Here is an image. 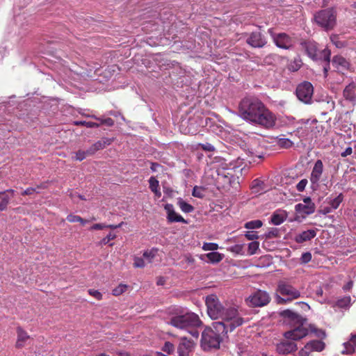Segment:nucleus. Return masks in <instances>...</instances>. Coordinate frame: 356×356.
<instances>
[{
  "mask_svg": "<svg viewBox=\"0 0 356 356\" xmlns=\"http://www.w3.org/2000/svg\"><path fill=\"white\" fill-rule=\"evenodd\" d=\"M205 303L208 315L212 319H220L213 323V327L218 331L223 332L225 329L234 330L245 322L235 306L224 307L214 294L207 296Z\"/></svg>",
  "mask_w": 356,
  "mask_h": 356,
  "instance_id": "obj_1",
  "label": "nucleus"
},
{
  "mask_svg": "<svg viewBox=\"0 0 356 356\" xmlns=\"http://www.w3.org/2000/svg\"><path fill=\"white\" fill-rule=\"evenodd\" d=\"M238 115L245 121L265 129L275 125L276 116L258 98L245 97L239 103Z\"/></svg>",
  "mask_w": 356,
  "mask_h": 356,
  "instance_id": "obj_2",
  "label": "nucleus"
},
{
  "mask_svg": "<svg viewBox=\"0 0 356 356\" xmlns=\"http://www.w3.org/2000/svg\"><path fill=\"white\" fill-rule=\"evenodd\" d=\"M168 323L177 328L185 330L193 337L198 338L197 327L202 324L197 314L180 306H173L168 309Z\"/></svg>",
  "mask_w": 356,
  "mask_h": 356,
  "instance_id": "obj_3",
  "label": "nucleus"
},
{
  "mask_svg": "<svg viewBox=\"0 0 356 356\" xmlns=\"http://www.w3.org/2000/svg\"><path fill=\"white\" fill-rule=\"evenodd\" d=\"M233 330L225 329L223 332L218 331L216 327H206L202 333L201 347L205 351L220 348L222 338L229 332Z\"/></svg>",
  "mask_w": 356,
  "mask_h": 356,
  "instance_id": "obj_4",
  "label": "nucleus"
},
{
  "mask_svg": "<svg viewBox=\"0 0 356 356\" xmlns=\"http://www.w3.org/2000/svg\"><path fill=\"white\" fill-rule=\"evenodd\" d=\"M314 333L317 337L323 339L325 337V332L321 329L316 328L314 325H307V322L305 321L296 326H293V328L284 334V337L286 339H291L293 341L300 340L306 337L309 332Z\"/></svg>",
  "mask_w": 356,
  "mask_h": 356,
  "instance_id": "obj_5",
  "label": "nucleus"
},
{
  "mask_svg": "<svg viewBox=\"0 0 356 356\" xmlns=\"http://www.w3.org/2000/svg\"><path fill=\"white\" fill-rule=\"evenodd\" d=\"M314 19L325 31H330L336 25L337 13L333 8L321 10L314 14Z\"/></svg>",
  "mask_w": 356,
  "mask_h": 356,
  "instance_id": "obj_6",
  "label": "nucleus"
},
{
  "mask_svg": "<svg viewBox=\"0 0 356 356\" xmlns=\"http://www.w3.org/2000/svg\"><path fill=\"white\" fill-rule=\"evenodd\" d=\"M300 46L306 54L312 60L323 59L329 65L331 52L328 49H324L320 52L316 42L312 40L303 41L300 43Z\"/></svg>",
  "mask_w": 356,
  "mask_h": 356,
  "instance_id": "obj_7",
  "label": "nucleus"
},
{
  "mask_svg": "<svg viewBox=\"0 0 356 356\" xmlns=\"http://www.w3.org/2000/svg\"><path fill=\"white\" fill-rule=\"evenodd\" d=\"M277 292L283 296H286L287 299L285 300L280 296H277V302L279 303L286 302V301H291L298 299L301 296L300 291L292 286L289 282L280 280L277 284Z\"/></svg>",
  "mask_w": 356,
  "mask_h": 356,
  "instance_id": "obj_8",
  "label": "nucleus"
},
{
  "mask_svg": "<svg viewBox=\"0 0 356 356\" xmlns=\"http://www.w3.org/2000/svg\"><path fill=\"white\" fill-rule=\"evenodd\" d=\"M313 93L314 87L309 81H303L298 84L296 90L298 99L305 104L312 103Z\"/></svg>",
  "mask_w": 356,
  "mask_h": 356,
  "instance_id": "obj_9",
  "label": "nucleus"
},
{
  "mask_svg": "<svg viewBox=\"0 0 356 356\" xmlns=\"http://www.w3.org/2000/svg\"><path fill=\"white\" fill-rule=\"evenodd\" d=\"M323 161L321 159H318L313 166L309 178L312 190L316 191L319 188V183L323 173Z\"/></svg>",
  "mask_w": 356,
  "mask_h": 356,
  "instance_id": "obj_10",
  "label": "nucleus"
},
{
  "mask_svg": "<svg viewBox=\"0 0 356 356\" xmlns=\"http://www.w3.org/2000/svg\"><path fill=\"white\" fill-rule=\"evenodd\" d=\"M270 296L264 291L258 290L247 299V303L251 307H263L270 301Z\"/></svg>",
  "mask_w": 356,
  "mask_h": 356,
  "instance_id": "obj_11",
  "label": "nucleus"
},
{
  "mask_svg": "<svg viewBox=\"0 0 356 356\" xmlns=\"http://www.w3.org/2000/svg\"><path fill=\"white\" fill-rule=\"evenodd\" d=\"M280 316L283 318L285 323L289 324L292 327L307 321L306 318H303L298 313L289 309L281 312Z\"/></svg>",
  "mask_w": 356,
  "mask_h": 356,
  "instance_id": "obj_12",
  "label": "nucleus"
},
{
  "mask_svg": "<svg viewBox=\"0 0 356 356\" xmlns=\"http://www.w3.org/2000/svg\"><path fill=\"white\" fill-rule=\"evenodd\" d=\"M325 346V343L321 340H312L299 351L298 356H310L314 351L321 352Z\"/></svg>",
  "mask_w": 356,
  "mask_h": 356,
  "instance_id": "obj_13",
  "label": "nucleus"
},
{
  "mask_svg": "<svg viewBox=\"0 0 356 356\" xmlns=\"http://www.w3.org/2000/svg\"><path fill=\"white\" fill-rule=\"evenodd\" d=\"M268 33L272 36L275 44L282 49H289L292 45L291 38L284 33L275 34L271 29H268Z\"/></svg>",
  "mask_w": 356,
  "mask_h": 356,
  "instance_id": "obj_14",
  "label": "nucleus"
},
{
  "mask_svg": "<svg viewBox=\"0 0 356 356\" xmlns=\"http://www.w3.org/2000/svg\"><path fill=\"white\" fill-rule=\"evenodd\" d=\"M246 42L254 48H261L266 45V37L259 31L252 32L246 39Z\"/></svg>",
  "mask_w": 356,
  "mask_h": 356,
  "instance_id": "obj_15",
  "label": "nucleus"
},
{
  "mask_svg": "<svg viewBox=\"0 0 356 356\" xmlns=\"http://www.w3.org/2000/svg\"><path fill=\"white\" fill-rule=\"evenodd\" d=\"M195 343L192 340L186 337L180 338L177 346V353L179 356H189L194 348Z\"/></svg>",
  "mask_w": 356,
  "mask_h": 356,
  "instance_id": "obj_16",
  "label": "nucleus"
},
{
  "mask_svg": "<svg viewBox=\"0 0 356 356\" xmlns=\"http://www.w3.org/2000/svg\"><path fill=\"white\" fill-rule=\"evenodd\" d=\"M298 347L294 341L284 340L276 346V350L279 354L287 355L297 350Z\"/></svg>",
  "mask_w": 356,
  "mask_h": 356,
  "instance_id": "obj_17",
  "label": "nucleus"
},
{
  "mask_svg": "<svg viewBox=\"0 0 356 356\" xmlns=\"http://www.w3.org/2000/svg\"><path fill=\"white\" fill-rule=\"evenodd\" d=\"M165 210L166 211L168 216L167 219L170 222H183L187 223V221L179 214L175 212L174 210L173 205L171 204H166L164 207Z\"/></svg>",
  "mask_w": 356,
  "mask_h": 356,
  "instance_id": "obj_18",
  "label": "nucleus"
},
{
  "mask_svg": "<svg viewBox=\"0 0 356 356\" xmlns=\"http://www.w3.org/2000/svg\"><path fill=\"white\" fill-rule=\"evenodd\" d=\"M111 141L112 140L110 138H103L98 140L88 149V154L92 155L98 150L103 149L107 145H109Z\"/></svg>",
  "mask_w": 356,
  "mask_h": 356,
  "instance_id": "obj_19",
  "label": "nucleus"
},
{
  "mask_svg": "<svg viewBox=\"0 0 356 356\" xmlns=\"http://www.w3.org/2000/svg\"><path fill=\"white\" fill-rule=\"evenodd\" d=\"M316 235L315 229H308L301 232L296 236V241L301 243L314 238Z\"/></svg>",
  "mask_w": 356,
  "mask_h": 356,
  "instance_id": "obj_20",
  "label": "nucleus"
},
{
  "mask_svg": "<svg viewBox=\"0 0 356 356\" xmlns=\"http://www.w3.org/2000/svg\"><path fill=\"white\" fill-rule=\"evenodd\" d=\"M17 340L16 342V347L18 348H22L26 341L30 338L29 335L22 327H18L17 329Z\"/></svg>",
  "mask_w": 356,
  "mask_h": 356,
  "instance_id": "obj_21",
  "label": "nucleus"
},
{
  "mask_svg": "<svg viewBox=\"0 0 356 356\" xmlns=\"http://www.w3.org/2000/svg\"><path fill=\"white\" fill-rule=\"evenodd\" d=\"M296 210L298 213L309 215L314 212L315 205L314 204H302L299 203L296 205Z\"/></svg>",
  "mask_w": 356,
  "mask_h": 356,
  "instance_id": "obj_22",
  "label": "nucleus"
},
{
  "mask_svg": "<svg viewBox=\"0 0 356 356\" xmlns=\"http://www.w3.org/2000/svg\"><path fill=\"white\" fill-rule=\"evenodd\" d=\"M356 85L351 83L348 85L343 90V95L346 99L353 101L355 99Z\"/></svg>",
  "mask_w": 356,
  "mask_h": 356,
  "instance_id": "obj_23",
  "label": "nucleus"
},
{
  "mask_svg": "<svg viewBox=\"0 0 356 356\" xmlns=\"http://www.w3.org/2000/svg\"><path fill=\"white\" fill-rule=\"evenodd\" d=\"M149 188L154 193L156 197H160L161 196V192L160 191L159 182L154 177H151L149 179Z\"/></svg>",
  "mask_w": 356,
  "mask_h": 356,
  "instance_id": "obj_24",
  "label": "nucleus"
},
{
  "mask_svg": "<svg viewBox=\"0 0 356 356\" xmlns=\"http://www.w3.org/2000/svg\"><path fill=\"white\" fill-rule=\"evenodd\" d=\"M344 350L341 351L343 354H351L354 352V346L356 347V334H352L349 342L343 343Z\"/></svg>",
  "mask_w": 356,
  "mask_h": 356,
  "instance_id": "obj_25",
  "label": "nucleus"
},
{
  "mask_svg": "<svg viewBox=\"0 0 356 356\" xmlns=\"http://www.w3.org/2000/svg\"><path fill=\"white\" fill-rule=\"evenodd\" d=\"M332 64L335 65L336 67H341L343 69H347L348 67V63L341 56H335L332 58Z\"/></svg>",
  "mask_w": 356,
  "mask_h": 356,
  "instance_id": "obj_26",
  "label": "nucleus"
},
{
  "mask_svg": "<svg viewBox=\"0 0 356 356\" xmlns=\"http://www.w3.org/2000/svg\"><path fill=\"white\" fill-rule=\"evenodd\" d=\"M251 189L254 193H261L265 191L264 184L262 181L254 179L252 183Z\"/></svg>",
  "mask_w": 356,
  "mask_h": 356,
  "instance_id": "obj_27",
  "label": "nucleus"
},
{
  "mask_svg": "<svg viewBox=\"0 0 356 356\" xmlns=\"http://www.w3.org/2000/svg\"><path fill=\"white\" fill-rule=\"evenodd\" d=\"M206 257L210 262L213 264H216L222 260L223 254L219 253L218 252H211L207 253L206 254Z\"/></svg>",
  "mask_w": 356,
  "mask_h": 356,
  "instance_id": "obj_28",
  "label": "nucleus"
},
{
  "mask_svg": "<svg viewBox=\"0 0 356 356\" xmlns=\"http://www.w3.org/2000/svg\"><path fill=\"white\" fill-rule=\"evenodd\" d=\"M177 204L184 213H191L194 210V207L191 204L187 203L181 198L177 199Z\"/></svg>",
  "mask_w": 356,
  "mask_h": 356,
  "instance_id": "obj_29",
  "label": "nucleus"
},
{
  "mask_svg": "<svg viewBox=\"0 0 356 356\" xmlns=\"http://www.w3.org/2000/svg\"><path fill=\"white\" fill-rule=\"evenodd\" d=\"M10 201V197L6 192H0V211L6 209L7 206Z\"/></svg>",
  "mask_w": 356,
  "mask_h": 356,
  "instance_id": "obj_30",
  "label": "nucleus"
},
{
  "mask_svg": "<svg viewBox=\"0 0 356 356\" xmlns=\"http://www.w3.org/2000/svg\"><path fill=\"white\" fill-rule=\"evenodd\" d=\"M343 199V195L340 193L337 197L333 199H330L329 201V204L332 207V209H337L340 204L342 202Z\"/></svg>",
  "mask_w": 356,
  "mask_h": 356,
  "instance_id": "obj_31",
  "label": "nucleus"
},
{
  "mask_svg": "<svg viewBox=\"0 0 356 356\" xmlns=\"http://www.w3.org/2000/svg\"><path fill=\"white\" fill-rule=\"evenodd\" d=\"M243 244H236L234 245H232L227 248V250L238 255H243L244 254V250H243Z\"/></svg>",
  "mask_w": 356,
  "mask_h": 356,
  "instance_id": "obj_32",
  "label": "nucleus"
},
{
  "mask_svg": "<svg viewBox=\"0 0 356 356\" xmlns=\"http://www.w3.org/2000/svg\"><path fill=\"white\" fill-rule=\"evenodd\" d=\"M263 225V222L260 220H254L248 221L245 223L244 227L248 229H258L260 228Z\"/></svg>",
  "mask_w": 356,
  "mask_h": 356,
  "instance_id": "obj_33",
  "label": "nucleus"
},
{
  "mask_svg": "<svg viewBox=\"0 0 356 356\" xmlns=\"http://www.w3.org/2000/svg\"><path fill=\"white\" fill-rule=\"evenodd\" d=\"M46 187H47V184L45 183H43V184H41L40 185L37 186V187H35V188L31 187V188H26L22 193V195H32L33 193H39V191H38V189L45 188Z\"/></svg>",
  "mask_w": 356,
  "mask_h": 356,
  "instance_id": "obj_34",
  "label": "nucleus"
},
{
  "mask_svg": "<svg viewBox=\"0 0 356 356\" xmlns=\"http://www.w3.org/2000/svg\"><path fill=\"white\" fill-rule=\"evenodd\" d=\"M351 298L350 296H345L336 302V305L340 308H346L350 305Z\"/></svg>",
  "mask_w": 356,
  "mask_h": 356,
  "instance_id": "obj_35",
  "label": "nucleus"
},
{
  "mask_svg": "<svg viewBox=\"0 0 356 356\" xmlns=\"http://www.w3.org/2000/svg\"><path fill=\"white\" fill-rule=\"evenodd\" d=\"M73 124L76 126H84L88 128H97V127H100V124H97V122L81 121V120L74 121L73 122Z\"/></svg>",
  "mask_w": 356,
  "mask_h": 356,
  "instance_id": "obj_36",
  "label": "nucleus"
},
{
  "mask_svg": "<svg viewBox=\"0 0 356 356\" xmlns=\"http://www.w3.org/2000/svg\"><path fill=\"white\" fill-rule=\"evenodd\" d=\"M284 216L282 214L274 213L271 216V223L275 225H279L284 221Z\"/></svg>",
  "mask_w": 356,
  "mask_h": 356,
  "instance_id": "obj_37",
  "label": "nucleus"
},
{
  "mask_svg": "<svg viewBox=\"0 0 356 356\" xmlns=\"http://www.w3.org/2000/svg\"><path fill=\"white\" fill-rule=\"evenodd\" d=\"M205 188L204 187L194 186L192 192L193 196L198 198H203L204 197Z\"/></svg>",
  "mask_w": 356,
  "mask_h": 356,
  "instance_id": "obj_38",
  "label": "nucleus"
},
{
  "mask_svg": "<svg viewBox=\"0 0 356 356\" xmlns=\"http://www.w3.org/2000/svg\"><path fill=\"white\" fill-rule=\"evenodd\" d=\"M67 220L70 222H81L82 225H85L88 222V220H84L79 216L70 214L67 216Z\"/></svg>",
  "mask_w": 356,
  "mask_h": 356,
  "instance_id": "obj_39",
  "label": "nucleus"
},
{
  "mask_svg": "<svg viewBox=\"0 0 356 356\" xmlns=\"http://www.w3.org/2000/svg\"><path fill=\"white\" fill-rule=\"evenodd\" d=\"M259 248V243L258 241H254L250 242L248 244V254L253 255L257 253V250Z\"/></svg>",
  "mask_w": 356,
  "mask_h": 356,
  "instance_id": "obj_40",
  "label": "nucleus"
},
{
  "mask_svg": "<svg viewBox=\"0 0 356 356\" xmlns=\"http://www.w3.org/2000/svg\"><path fill=\"white\" fill-rule=\"evenodd\" d=\"M302 66V62L300 60L295 59L288 66V69L291 72L298 71Z\"/></svg>",
  "mask_w": 356,
  "mask_h": 356,
  "instance_id": "obj_41",
  "label": "nucleus"
},
{
  "mask_svg": "<svg viewBox=\"0 0 356 356\" xmlns=\"http://www.w3.org/2000/svg\"><path fill=\"white\" fill-rule=\"evenodd\" d=\"M128 286L126 284H120L117 287L113 289V295L118 296L123 293L127 289Z\"/></svg>",
  "mask_w": 356,
  "mask_h": 356,
  "instance_id": "obj_42",
  "label": "nucleus"
},
{
  "mask_svg": "<svg viewBox=\"0 0 356 356\" xmlns=\"http://www.w3.org/2000/svg\"><path fill=\"white\" fill-rule=\"evenodd\" d=\"M218 248V245L215 243H204L202 245V249L204 251L216 252Z\"/></svg>",
  "mask_w": 356,
  "mask_h": 356,
  "instance_id": "obj_43",
  "label": "nucleus"
},
{
  "mask_svg": "<svg viewBox=\"0 0 356 356\" xmlns=\"http://www.w3.org/2000/svg\"><path fill=\"white\" fill-rule=\"evenodd\" d=\"M330 40L337 47L342 48L345 47V42L339 40V37L337 35H332L330 36Z\"/></svg>",
  "mask_w": 356,
  "mask_h": 356,
  "instance_id": "obj_44",
  "label": "nucleus"
},
{
  "mask_svg": "<svg viewBox=\"0 0 356 356\" xmlns=\"http://www.w3.org/2000/svg\"><path fill=\"white\" fill-rule=\"evenodd\" d=\"M162 350L167 353L168 354L170 355L172 354L174 350H175V346L173 343L169 342V341H166L165 343H164V346L162 348Z\"/></svg>",
  "mask_w": 356,
  "mask_h": 356,
  "instance_id": "obj_45",
  "label": "nucleus"
},
{
  "mask_svg": "<svg viewBox=\"0 0 356 356\" xmlns=\"http://www.w3.org/2000/svg\"><path fill=\"white\" fill-rule=\"evenodd\" d=\"M197 147H200L205 152H214L215 147L213 145L206 143H198Z\"/></svg>",
  "mask_w": 356,
  "mask_h": 356,
  "instance_id": "obj_46",
  "label": "nucleus"
},
{
  "mask_svg": "<svg viewBox=\"0 0 356 356\" xmlns=\"http://www.w3.org/2000/svg\"><path fill=\"white\" fill-rule=\"evenodd\" d=\"M279 145L284 148H289L293 145V143L288 138H280L278 141Z\"/></svg>",
  "mask_w": 356,
  "mask_h": 356,
  "instance_id": "obj_47",
  "label": "nucleus"
},
{
  "mask_svg": "<svg viewBox=\"0 0 356 356\" xmlns=\"http://www.w3.org/2000/svg\"><path fill=\"white\" fill-rule=\"evenodd\" d=\"M115 237L116 235L115 234L109 233L106 237L101 240L99 244L101 245L108 244L110 241L113 240L114 238H115Z\"/></svg>",
  "mask_w": 356,
  "mask_h": 356,
  "instance_id": "obj_48",
  "label": "nucleus"
},
{
  "mask_svg": "<svg viewBox=\"0 0 356 356\" xmlns=\"http://www.w3.org/2000/svg\"><path fill=\"white\" fill-rule=\"evenodd\" d=\"M308 183L307 179H301L296 185V189L299 192H302Z\"/></svg>",
  "mask_w": 356,
  "mask_h": 356,
  "instance_id": "obj_49",
  "label": "nucleus"
},
{
  "mask_svg": "<svg viewBox=\"0 0 356 356\" xmlns=\"http://www.w3.org/2000/svg\"><path fill=\"white\" fill-rule=\"evenodd\" d=\"M89 155L90 154H88V149L86 151L79 150L76 153L75 159H76V160L81 161H83L84 159L86 158L87 156H89Z\"/></svg>",
  "mask_w": 356,
  "mask_h": 356,
  "instance_id": "obj_50",
  "label": "nucleus"
},
{
  "mask_svg": "<svg viewBox=\"0 0 356 356\" xmlns=\"http://www.w3.org/2000/svg\"><path fill=\"white\" fill-rule=\"evenodd\" d=\"M145 266V261L143 258L140 257H135L134 266L136 268H143Z\"/></svg>",
  "mask_w": 356,
  "mask_h": 356,
  "instance_id": "obj_51",
  "label": "nucleus"
},
{
  "mask_svg": "<svg viewBox=\"0 0 356 356\" xmlns=\"http://www.w3.org/2000/svg\"><path fill=\"white\" fill-rule=\"evenodd\" d=\"M312 257V254L309 252H304L300 257V261L303 264H307L311 261Z\"/></svg>",
  "mask_w": 356,
  "mask_h": 356,
  "instance_id": "obj_52",
  "label": "nucleus"
},
{
  "mask_svg": "<svg viewBox=\"0 0 356 356\" xmlns=\"http://www.w3.org/2000/svg\"><path fill=\"white\" fill-rule=\"evenodd\" d=\"M88 293L98 300L102 298V294L98 290L89 289Z\"/></svg>",
  "mask_w": 356,
  "mask_h": 356,
  "instance_id": "obj_53",
  "label": "nucleus"
},
{
  "mask_svg": "<svg viewBox=\"0 0 356 356\" xmlns=\"http://www.w3.org/2000/svg\"><path fill=\"white\" fill-rule=\"evenodd\" d=\"M245 237L250 241H254L259 238L257 233L254 231H248L245 234Z\"/></svg>",
  "mask_w": 356,
  "mask_h": 356,
  "instance_id": "obj_54",
  "label": "nucleus"
},
{
  "mask_svg": "<svg viewBox=\"0 0 356 356\" xmlns=\"http://www.w3.org/2000/svg\"><path fill=\"white\" fill-rule=\"evenodd\" d=\"M278 234V230L276 228H273L271 230H270L266 234V236L268 238L276 237Z\"/></svg>",
  "mask_w": 356,
  "mask_h": 356,
  "instance_id": "obj_55",
  "label": "nucleus"
},
{
  "mask_svg": "<svg viewBox=\"0 0 356 356\" xmlns=\"http://www.w3.org/2000/svg\"><path fill=\"white\" fill-rule=\"evenodd\" d=\"M155 256V252L152 250H147V251H145L144 253H143V257L146 259H149V261H151V259L152 258H154Z\"/></svg>",
  "mask_w": 356,
  "mask_h": 356,
  "instance_id": "obj_56",
  "label": "nucleus"
},
{
  "mask_svg": "<svg viewBox=\"0 0 356 356\" xmlns=\"http://www.w3.org/2000/svg\"><path fill=\"white\" fill-rule=\"evenodd\" d=\"M102 124H104L108 127H112L114 125V120L110 118L102 120Z\"/></svg>",
  "mask_w": 356,
  "mask_h": 356,
  "instance_id": "obj_57",
  "label": "nucleus"
},
{
  "mask_svg": "<svg viewBox=\"0 0 356 356\" xmlns=\"http://www.w3.org/2000/svg\"><path fill=\"white\" fill-rule=\"evenodd\" d=\"M106 227H107L106 224L97 223V224L93 225L90 227V229L99 230V229H104Z\"/></svg>",
  "mask_w": 356,
  "mask_h": 356,
  "instance_id": "obj_58",
  "label": "nucleus"
},
{
  "mask_svg": "<svg viewBox=\"0 0 356 356\" xmlns=\"http://www.w3.org/2000/svg\"><path fill=\"white\" fill-rule=\"evenodd\" d=\"M353 153V149L351 147H348L345 149L343 152L341 153V156L342 157H346L347 156L350 155Z\"/></svg>",
  "mask_w": 356,
  "mask_h": 356,
  "instance_id": "obj_59",
  "label": "nucleus"
},
{
  "mask_svg": "<svg viewBox=\"0 0 356 356\" xmlns=\"http://www.w3.org/2000/svg\"><path fill=\"white\" fill-rule=\"evenodd\" d=\"M184 259H185L186 262L189 264H193L195 261L194 258L190 254L186 255Z\"/></svg>",
  "mask_w": 356,
  "mask_h": 356,
  "instance_id": "obj_60",
  "label": "nucleus"
},
{
  "mask_svg": "<svg viewBox=\"0 0 356 356\" xmlns=\"http://www.w3.org/2000/svg\"><path fill=\"white\" fill-rule=\"evenodd\" d=\"M353 286V282L349 281L346 284H345L343 287L344 291H349Z\"/></svg>",
  "mask_w": 356,
  "mask_h": 356,
  "instance_id": "obj_61",
  "label": "nucleus"
},
{
  "mask_svg": "<svg viewBox=\"0 0 356 356\" xmlns=\"http://www.w3.org/2000/svg\"><path fill=\"white\" fill-rule=\"evenodd\" d=\"M160 165L156 163H151V167H150V169L153 171V172H155L157 170V168L159 167Z\"/></svg>",
  "mask_w": 356,
  "mask_h": 356,
  "instance_id": "obj_62",
  "label": "nucleus"
},
{
  "mask_svg": "<svg viewBox=\"0 0 356 356\" xmlns=\"http://www.w3.org/2000/svg\"><path fill=\"white\" fill-rule=\"evenodd\" d=\"M197 133V129H192L191 127H189L188 129V130L186 131V134H195Z\"/></svg>",
  "mask_w": 356,
  "mask_h": 356,
  "instance_id": "obj_63",
  "label": "nucleus"
},
{
  "mask_svg": "<svg viewBox=\"0 0 356 356\" xmlns=\"http://www.w3.org/2000/svg\"><path fill=\"white\" fill-rule=\"evenodd\" d=\"M333 209H332V207L330 206V207H325L323 208V213L324 214H326V213H328L330 212H331Z\"/></svg>",
  "mask_w": 356,
  "mask_h": 356,
  "instance_id": "obj_64",
  "label": "nucleus"
}]
</instances>
